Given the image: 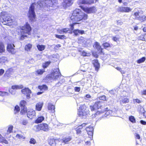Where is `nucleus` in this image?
Returning <instances> with one entry per match:
<instances>
[{"mask_svg": "<svg viewBox=\"0 0 146 146\" xmlns=\"http://www.w3.org/2000/svg\"><path fill=\"white\" fill-rule=\"evenodd\" d=\"M35 0V2L33 3L29 8L28 17L30 20L32 22L35 21L36 15L34 11L36 8L38 9L48 11V7L55 8L56 6L57 0Z\"/></svg>", "mask_w": 146, "mask_h": 146, "instance_id": "obj_1", "label": "nucleus"}, {"mask_svg": "<svg viewBox=\"0 0 146 146\" xmlns=\"http://www.w3.org/2000/svg\"><path fill=\"white\" fill-rule=\"evenodd\" d=\"M88 18V15L82 12L79 9H76L74 10L70 17V22L73 23L71 25V29L73 30L74 25L76 24H79L78 22L85 20Z\"/></svg>", "mask_w": 146, "mask_h": 146, "instance_id": "obj_2", "label": "nucleus"}, {"mask_svg": "<svg viewBox=\"0 0 146 146\" xmlns=\"http://www.w3.org/2000/svg\"><path fill=\"white\" fill-rule=\"evenodd\" d=\"M13 20L10 17V15L7 12L2 11L0 13V24L1 23L7 25L13 22Z\"/></svg>", "mask_w": 146, "mask_h": 146, "instance_id": "obj_3", "label": "nucleus"}, {"mask_svg": "<svg viewBox=\"0 0 146 146\" xmlns=\"http://www.w3.org/2000/svg\"><path fill=\"white\" fill-rule=\"evenodd\" d=\"M21 36L20 38L21 40H23L27 37V34L30 35V31L31 28L30 25L27 23L24 26L20 27Z\"/></svg>", "mask_w": 146, "mask_h": 146, "instance_id": "obj_4", "label": "nucleus"}, {"mask_svg": "<svg viewBox=\"0 0 146 146\" xmlns=\"http://www.w3.org/2000/svg\"><path fill=\"white\" fill-rule=\"evenodd\" d=\"M134 13L133 16L135 17V19L142 22L146 20V16L145 15H141V14L143 13V12L141 10L135 8L134 9Z\"/></svg>", "mask_w": 146, "mask_h": 146, "instance_id": "obj_5", "label": "nucleus"}, {"mask_svg": "<svg viewBox=\"0 0 146 146\" xmlns=\"http://www.w3.org/2000/svg\"><path fill=\"white\" fill-rule=\"evenodd\" d=\"M61 77V74L59 72V69L58 68L54 69L53 72L50 75V78L55 80H59Z\"/></svg>", "mask_w": 146, "mask_h": 146, "instance_id": "obj_6", "label": "nucleus"}, {"mask_svg": "<svg viewBox=\"0 0 146 146\" xmlns=\"http://www.w3.org/2000/svg\"><path fill=\"white\" fill-rule=\"evenodd\" d=\"M89 111L85 106H81L78 110V114L80 117L86 116L89 113Z\"/></svg>", "mask_w": 146, "mask_h": 146, "instance_id": "obj_7", "label": "nucleus"}, {"mask_svg": "<svg viewBox=\"0 0 146 146\" xmlns=\"http://www.w3.org/2000/svg\"><path fill=\"white\" fill-rule=\"evenodd\" d=\"M104 104V103L100 101L96 102L93 106H90V108L92 111L96 110L101 108Z\"/></svg>", "mask_w": 146, "mask_h": 146, "instance_id": "obj_8", "label": "nucleus"}, {"mask_svg": "<svg viewBox=\"0 0 146 146\" xmlns=\"http://www.w3.org/2000/svg\"><path fill=\"white\" fill-rule=\"evenodd\" d=\"M82 9L85 12L87 13H93L96 11V8L94 7H81Z\"/></svg>", "mask_w": 146, "mask_h": 146, "instance_id": "obj_9", "label": "nucleus"}, {"mask_svg": "<svg viewBox=\"0 0 146 146\" xmlns=\"http://www.w3.org/2000/svg\"><path fill=\"white\" fill-rule=\"evenodd\" d=\"M21 92L23 94L26 96L27 99H29L30 98L31 92L28 88H26L23 89L21 90Z\"/></svg>", "mask_w": 146, "mask_h": 146, "instance_id": "obj_10", "label": "nucleus"}, {"mask_svg": "<svg viewBox=\"0 0 146 146\" xmlns=\"http://www.w3.org/2000/svg\"><path fill=\"white\" fill-rule=\"evenodd\" d=\"M15 47V46L13 44H9L7 47V50L10 53L14 54L16 52L14 48Z\"/></svg>", "mask_w": 146, "mask_h": 146, "instance_id": "obj_11", "label": "nucleus"}, {"mask_svg": "<svg viewBox=\"0 0 146 146\" xmlns=\"http://www.w3.org/2000/svg\"><path fill=\"white\" fill-rule=\"evenodd\" d=\"M132 9L129 7H119L118 9V11L122 12L129 13L131 11Z\"/></svg>", "mask_w": 146, "mask_h": 146, "instance_id": "obj_12", "label": "nucleus"}, {"mask_svg": "<svg viewBox=\"0 0 146 146\" xmlns=\"http://www.w3.org/2000/svg\"><path fill=\"white\" fill-rule=\"evenodd\" d=\"M93 2V0H79L78 3V4H90Z\"/></svg>", "mask_w": 146, "mask_h": 146, "instance_id": "obj_13", "label": "nucleus"}, {"mask_svg": "<svg viewBox=\"0 0 146 146\" xmlns=\"http://www.w3.org/2000/svg\"><path fill=\"white\" fill-rule=\"evenodd\" d=\"M74 0H64L63 3V6L64 7L67 6H70L73 3Z\"/></svg>", "mask_w": 146, "mask_h": 146, "instance_id": "obj_14", "label": "nucleus"}, {"mask_svg": "<svg viewBox=\"0 0 146 146\" xmlns=\"http://www.w3.org/2000/svg\"><path fill=\"white\" fill-rule=\"evenodd\" d=\"M36 113L34 110H31L28 112L27 116L31 119H32L35 116Z\"/></svg>", "mask_w": 146, "mask_h": 146, "instance_id": "obj_15", "label": "nucleus"}, {"mask_svg": "<svg viewBox=\"0 0 146 146\" xmlns=\"http://www.w3.org/2000/svg\"><path fill=\"white\" fill-rule=\"evenodd\" d=\"M43 105V102H39L37 103L35 106V109L38 111H40Z\"/></svg>", "mask_w": 146, "mask_h": 146, "instance_id": "obj_16", "label": "nucleus"}, {"mask_svg": "<svg viewBox=\"0 0 146 146\" xmlns=\"http://www.w3.org/2000/svg\"><path fill=\"white\" fill-rule=\"evenodd\" d=\"M44 114L42 115H38L37 119L35 121L36 123H39L42 122L44 119V117L43 116Z\"/></svg>", "mask_w": 146, "mask_h": 146, "instance_id": "obj_17", "label": "nucleus"}, {"mask_svg": "<svg viewBox=\"0 0 146 146\" xmlns=\"http://www.w3.org/2000/svg\"><path fill=\"white\" fill-rule=\"evenodd\" d=\"M86 130L89 135H90V136H92L93 135L94 129L92 126H90L86 127Z\"/></svg>", "mask_w": 146, "mask_h": 146, "instance_id": "obj_18", "label": "nucleus"}, {"mask_svg": "<svg viewBox=\"0 0 146 146\" xmlns=\"http://www.w3.org/2000/svg\"><path fill=\"white\" fill-rule=\"evenodd\" d=\"M56 140H58L59 141L61 140L60 139H54L53 138H50L48 140V143L52 146H55L56 144L55 142V141Z\"/></svg>", "mask_w": 146, "mask_h": 146, "instance_id": "obj_19", "label": "nucleus"}, {"mask_svg": "<svg viewBox=\"0 0 146 146\" xmlns=\"http://www.w3.org/2000/svg\"><path fill=\"white\" fill-rule=\"evenodd\" d=\"M105 117H107L109 115L111 116H115L116 114H115V112L111 110H109L106 111L105 113Z\"/></svg>", "mask_w": 146, "mask_h": 146, "instance_id": "obj_20", "label": "nucleus"}, {"mask_svg": "<svg viewBox=\"0 0 146 146\" xmlns=\"http://www.w3.org/2000/svg\"><path fill=\"white\" fill-rule=\"evenodd\" d=\"M41 130L47 131L49 130L48 126L46 123L40 124Z\"/></svg>", "mask_w": 146, "mask_h": 146, "instance_id": "obj_21", "label": "nucleus"}, {"mask_svg": "<svg viewBox=\"0 0 146 146\" xmlns=\"http://www.w3.org/2000/svg\"><path fill=\"white\" fill-rule=\"evenodd\" d=\"M48 108L50 112H54L55 111V106L52 104H48Z\"/></svg>", "mask_w": 146, "mask_h": 146, "instance_id": "obj_22", "label": "nucleus"}, {"mask_svg": "<svg viewBox=\"0 0 146 146\" xmlns=\"http://www.w3.org/2000/svg\"><path fill=\"white\" fill-rule=\"evenodd\" d=\"M73 33L75 35L77 36L78 34L82 35L84 34V31L81 30L75 29L73 31Z\"/></svg>", "mask_w": 146, "mask_h": 146, "instance_id": "obj_23", "label": "nucleus"}, {"mask_svg": "<svg viewBox=\"0 0 146 146\" xmlns=\"http://www.w3.org/2000/svg\"><path fill=\"white\" fill-rule=\"evenodd\" d=\"M92 63L95 68L96 70H98L100 67V64L98 60H94L93 61Z\"/></svg>", "mask_w": 146, "mask_h": 146, "instance_id": "obj_24", "label": "nucleus"}, {"mask_svg": "<svg viewBox=\"0 0 146 146\" xmlns=\"http://www.w3.org/2000/svg\"><path fill=\"white\" fill-rule=\"evenodd\" d=\"M129 102V99L127 98H122L121 100L120 101V104L122 105L123 104L127 103Z\"/></svg>", "mask_w": 146, "mask_h": 146, "instance_id": "obj_25", "label": "nucleus"}, {"mask_svg": "<svg viewBox=\"0 0 146 146\" xmlns=\"http://www.w3.org/2000/svg\"><path fill=\"white\" fill-rule=\"evenodd\" d=\"M89 65L86 64L84 65L83 66H82L81 67V70L83 72H85L87 70V69L88 68Z\"/></svg>", "mask_w": 146, "mask_h": 146, "instance_id": "obj_26", "label": "nucleus"}, {"mask_svg": "<svg viewBox=\"0 0 146 146\" xmlns=\"http://www.w3.org/2000/svg\"><path fill=\"white\" fill-rule=\"evenodd\" d=\"M138 39L146 42V33L141 35L138 37Z\"/></svg>", "mask_w": 146, "mask_h": 146, "instance_id": "obj_27", "label": "nucleus"}, {"mask_svg": "<svg viewBox=\"0 0 146 146\" xmlns=\"http://www.w3.org/2000/svg\"><path fill=\"white\" fill-rule=\"evenodd\" d=\"M71 139V138L70 137H67L65 138H63L62 139L63 142L65 143H67L68 142L70 141Z\"/></svg>", "mask_w": 146, "mask_h": 146, "instance_id": "obj_28", "label": "nucleus"}, {"mask_svg": "<svg viewBox=\"0 0 146 146\" xmlns=\"http://www.w3.org/2000/svg\"><path fill=\"white\" fill-rule=\"evenodd\" d=\"M0 142L4 143L6 144H7L8 143V141L6 140L5 138L3 137L2 135L0 134Z\"/></svg>", "mask_w": 146, "mask_h": 146, "instance_id": "obj_29", "label": "nucleus"}, {"mask_svg": "<svg viewBox=\"0 0 146 146\" xmlns=\"http://www.w3.org/2000/svg\"><path fill=\"white\" fill-rule=\"evenodd\" d=\"M46 46L45 45L38 44L37 46V47L40 51H42L44 50Z\"/></svg>", "mask_w": 146, "mask_h": 146, "instance_id": "obj_30", "label": "nucleus"}, {"mask_svg": "<svg viewBox=\"0 0 146 146\" xmlns=\"http://www.w3.org/2000/svg\"><path fill=\"white\" fill-rule=\"evenodd\" d=\"M45 72L44 69L37 70L35 72L36 74L37 75H41Z\"/></svg>", "mask_w": 146, "mask_h": 146, "instance_id": "obj_31", "label": "nucleus"}, {"mask_svg": "<svg viewBox=\"0 0 146 146\" xmlns=\"http://www.w3.org/2000/svg\"><path fill=\"white\" fill-rule=\"evenodd\" d=\"M38 88L40 89V90L44 91L47 90L48 88L46 85H43L42 86H38Z\"/></svg>", "mask_w": 146, "mask_h": 146, "instance_id": "obj_32", "label": "nucleus"}, {"mask_svg": "<svg viewBox=\"0 0 146 146\" xmlns=\"http://www.w3.org/2000/svg\"><path fill=\"white\" fill-rule=\"evenodd\" d=\"M94 46H95V47L98 50H100L101 51H102V49L101 48V46L98 42H96Z\"/></svg>", "mask_w": 146, "mask_h": 146, "instance_id": "obj_33", "label": "nucleus"}, {"mask_svg": "<svg viewBox=\"0 0 146 146\" xmlns=\"http://www.w3.org/2000/svg\"><path fill=\"white\" fill-rule=\"evenodd\" d=\"M7 58L5 57H2L0 58V63H3L7 62Z\"/></svg>", "mask_w": 146, "mask_h": 146, "instance_id": "obj_34", "label": "nucleus"}, {"mask_svg": "<svg viewBox=\"0 0 146 146\" xmlns=\"http://www.w3.org/2000/svg\"><path fill=\"white\" fill-rule=\"evenodd\" d=\"M32 47V45L31 44H29L25 46V50L27 51H29L30 50Z\"/></svg>", "mask_w": 146, "mask_h": 146, "instance_id": "obj_35", "label": "nucleus"}, {"mask_svg": "<svg viewBox=\"0 0 146 146\" xmlns=\"http://www.w3.org/2000/svg\"><path fill=\"white\" fill-rule=\"evenodd\" d=\"M27 112V108L26 106L21 107V114H24Z\"/></svg>", "mask_w": 146, "mask_h": 146, "instance_id": "obj_36", "label": "nucleus"}, {"mask_svg": "<svg viewBox=\"0 0 146 146\" xmlns=\"http://www.w3.org/2000/svg\"><path fill=\"white\" fill-rule=\"evenodd\" d=\"M78 40L79 41V42L80 43L82 42L85 44L87 41V39L81 36L79 38Z\"/></svg>", "mask_w": 146, "mask_h": 146, "instance_id": "obj_37", "label": "nucleus"}, {"mask_svg": "<svg viewBox=\"0 0 146 146\" xmlns=\"http://www.w3.org/2000/svg\"><path fill=\"white\" fill-rule=\"evenodd\" d=\"M23 88V86L22 85H14L12 86V89L13 90L21 89Z\"/></svg>", "mask_w": 146, "mask_h": 146, "instance_id": "obj_38", "label": "nucleus"}, {"mask_svg": "<svg viewBox=\"0 0 146 146\" xmlns=\"http://www.w3.org/2000/svg\"><path fill=\"white\" fill-rule=\"evenodd\" d=\"M14 72V70L12 68H9L6 72L5 74H12V73Z\"/></svg>", "mask_w": 146, "mask_h": 146, "instance_id": "obj_39", "label": "nucleus"}, {"mask_svg": "<svg viewBox=\"0 0 146 146\" xmlns=\"http://www.w3.org/2000/svg\"><path fill=\"white\" fill-rule=\"evenodd\" d=\"M13 128V126L12 125H9L7 130V134H9L12 132V130Z\"/></svg>", "mask_w": 146, "mask_h": 146, "instance_id": "obj_40", "label": "nucleus"}, {"mask_svg": "<svg viewBox=\"0 0 146 146\" xmlns=\"http://www.w3.org/2000/svg\"><path fill=\"white\" fill-rule=\"evenodd\" d=\"M20 110V108L18 106H16L14 109V113L15 114L17 113Z\"/></svg>", "mask_w": 146, "mask_h": 146, "instance_id": "obj_41", "label": "nucleus"}, {"mask_svg": "<svg viewBox=\"0 0 146 146\" xmlns=\"http://www.w3.org/2000/svg\"><path fill=\"white\" fill-rule=\"evenodd\" d=\"M34 129L36 131H38L41 130L40 124L35 126L34 127Z\"/></svg>", "mask_w": 146, "mask_h": 146, "instance_id": "obj_42", "label": "nucleus"}, {"mask_svg": "<svg viewBox=\"0 0 146 146\" xmlns=\"http://www.w3.org/2000/svg\"><path fill=\"white\" fill-rule=\"evenodd\" d=\"M9 94L7 92H2L0 91V96H9Z\"/></svg>", "mask_w": 146, "mask_h": 146, "instance_id": "obj_43", "label": "nucleus"}, {"mask_svg": "<svg viewBox=\"0 0 146 146\" xmlns=\"http://www.w3.org/2000/svg\"><path fill=\"white\" fill-rule=\"evenodd\" d=\"M145 58L144 57H143L140 59H139L137 61V63L140 64L144 62L145 60Z\"/></svg>", "mask_w": 146, "mask_h": 146, "instance_id": "obj_44", "label": "nucleus"}, {"mask_svg": "<svg viewBox=\"0 0 146 146\" xmlns=\"http://www.w3.org/2000/svg\"><path fill=\"white\" fill-rule=\"evenodd\" d=\"M4 50V47L3 43L0 42V53L3 52Z\"/></svg>", "mask_w": 146, "mask_h": 146, "instance_id": "obj_45", "label": "nucleus"}, {"mask_svg": "<svg viewBox=\"0 0 146 146\" xmlns=\"http://www.w3.org/2000/svg\"><path fill=\"white\" fill-rule=\"evenodd\" d=\"M27 102H26L24 100H21L20 102V106L22 107L26 106Z\"/></svg>", "mask_w": 146, "mask_h": 146, "instance_id": "obj_46", "label": "nucleus"}, {"mask_svg": "<svg viewBox=\"0 0 146 146\" xmlns=\"http://www.w3.org/2000/svg\"><path fill=\"white\" fill-rule=\"evenodd\" d=\"M50 62H47L43 64L42 66L44 68H47L50 64Z\"/></svg>", "mask_w": 146, "mask_h": 146, "instance_id": "obj_47", "label": "nucleus"}, {"mask_svg": "<svg viewBox=\"0 0 146 146\" xmlns=\"http://www.w3.org/2000/svg\"><path fill=\"white\" fill-rule=\"evenodd\" d=\"M129 120L132 122L135 123V120L134 117L133 116H131L129 117Z\"/></svg>", "mask_w": 146, "mask_h": 146, "instance_id": "obj_48", "label": "nucleus"}, {"mask_svg": "<svg viewBox=\"0 0 146 146\" xmlns=\"http://www.w3.org/2000/svg\"><path fill=\"white\" fill-rule=\"evenodd\" d=\"M55 36L56 38L60 39H63V38H64L65 37V36L64 35H55Z\"/></svg>", "mask_w": 146, "mask_h": 146, "instance_id": "obj_49", "label": "nucleus"}, {"mask_svg": "<svg viewBox=\"0 0 146 146\" xmlns=\"http://www.w3.org/2000/svg\"><path fill=\"white\" fill-rule=\"evenodd\" d=\"M16 137L19 139H24L25 137H24L23 135L21 134H17L16 135Z\"/></svg>", "mask_w": 146, "mask_h": 146, "instance_id": "obj_50", "label": "nucleus"}, {"mask_svg": "<svg viewBox=\"0 0 146 146\" xmlns=\"http://www.w3.org/2000/svg\"><path fill=\"white\" fill-rule=\"evenodd\" d=\"M29 143L30 144H35L36 143V141L35 139L33 138H31L30 139Z\"/></svg>", "mask_w": 146, "mask_h": 146, "instance_id": "obj_51", "label": "nucleus"}, {"mask_svg": "<svg viewBox=\"0 0 146 146\" xmlns=\"http://www.w3.org/2000/svg\"><path fill=\"white\" fill-rule=\"evenodd\" d=\"M106 96L104 95L100 96L99 98V99L103 100H106Z\"/></svg>", "mask_w": 146, "mask_h": 146, "instance_id": "obj_52", "label": "nucleus"}, {"mask_svg": "<svg viewBox=\"0 0 146 146\" xmlns=\"http://www.w3.org/2000/svg\"><path fill=\"white\" fill-rule=\"evenodd\" d=\"M103 46L104 47H108L110 46V44L109 43L106 42L103 44Z\"/></svg>", "mask_w": 146, "mask_h": 146, "instance_id": "obj_53", "label": "nucleus"}, {"mask_svg": "<svg viewBox=\"0 0 146 146\" xmlns=\"http://www.w3.org/2000/svg\"><path fill=\"white\" fill-rule=\"evenodd\" d=\"M82 55L83 56H89L90 55L89 53H87L85 52H83L82 53Z\"/></svg>", "mask_w": 146, "mask_h": 146, "instance_id": "obj_54", "label": "nucleus"}, {"mask_svg": "<svg viewBox=\"0 0 146 146\" xmlns=\"http://www.w3.org/2000/svg\"><path fill=\"white\" fill-rule=\"evenodd\" d=\"M52 46H54V49H57V48L60 47L61 46V45L59 44H57L56 45H52Z\"/></svg>", "mask_w": 146, "mask_h": 146, "instance_id": "obj_55", "label": "nucleus"}, {"mask_svg": "<svg viewBox=\"0 0 146 146\" xmlns=\"http://www.w3.org/2000/svg\"><path fill=\"white\" fill-rule=\"evenodd\" d=\"M28 123V121L26 120H24L23 121L22 124L24 125H26Z\"/></svg>", "mask_w": 146, "mask_h": 146, "instance_id": "obj_56", "label": "nucleus"}, {"mask_svg": "<svg viewBox=\"0 0 146 146\" xmlns=\"http://www.w3.org/2000/svg\"><path fill=\"white\" fill-rule=\"evenodd\" d=\"M63 33H66L69 30L68 28H65L62 29Z\"/></svg>", "mask_w": 146, "mask_h": 146, "instance_id": "obj_57", "label": "nucleus"}, {"mask_svg": "<svg viewBox=\"0 0 146 146\" xmlns=\"http://www.w3.org/2000/svg\"><path fill=\"white\" fill-rule=\"evenodd\" d=\"M74 90L76 92H79L80 90V87H75L74 88Z\"/></svg>", "mask_w": 146, "mask_h": 146, "instance_id": "obj_58", "label": "nucleus"}, {"mask_svg": "<svg viewBox=\"0 0 146 146\" xmlns=\"http://www.w3.org/2000/svg\"><path fill=\"white\" fill-rule=\"evenodd\" d=\"M116 92L115 90H111L110 91V93L111 94H114Z\"/></svg>", "mask_w": 146, "mask_h": 146, "instance_id": "obj_59", "label": "nucleus"}, {"mask_svg": "<svg viewBox=\"0 0 146 146\" xmlns=\"http://www.w3.org/2000/svg\"><path fill=\"white\" fill-rule=\"evenodd\" d=\"M133 28L134 31H137L139 29L138 27L136 25L134 26Z\"/></svg>", "mask_w": 146, "mask_h": 146, "instance_id": "obj_60", "label": "nucleus"}, {"mask_svg": "<svg viewBox=\"0 0 146 146\" xmlns=\"http://www.w3.org/2000/svg\"><path fill=\"white\" fill-rule=\"evenodd\" d=\"M141 95H146V90H143L141 91Z\"/></svg>", "mask_w": 146, "mask_h": 146, "instance_id": "obj_61", "label": "nucleus"}, {"mask_svg": "<svg viewBox=\"0 0 146 146\" xmlns=\"http://www.w3.org/2000/svg\"><path fill=\"white\" fill-rule=\"evenodd\" d=\"M140 122L141 124H142L143 125H146V122L144 121H143V120H141L140 121Z\"/></svg>", "mask_w": 146, "mask_h": 146, "instance_id": "obj_62", "label": "nucleus"}, {"mask_svg": "<svg viewBox=\"0 0 146 146\" xmlns=\"http://www.w3.org/2000/svg\"><path fill=\"white\" fill-rule=\"evenodd\" d=\"M4 72V70L3 69L0 70V76L2 75Z\"/></svg>", "mask_w": 146, "mask_h": 146, "instance_id": "obj_63", "label": "nucleus"}, {"mask_svg": "<svg viewBox=\"0 0 146 146\" xmlns=\"http://www.w3.org/2000/svg\"><path fill=\"white\" fill-rule=\"evenodd\" d=\"M103 112H100L99 111H97L95 114H94V117H96V115H98L102 113Z\"/></svg>", "mask_w": 146, "mask_h": 146, "instance_id": "obj_64", "label": "nucleus"}]
</instances>
